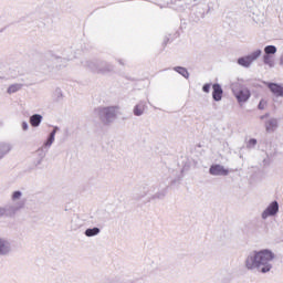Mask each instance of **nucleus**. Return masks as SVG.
<instances>
[{"instance_id":"1","label":"nucleus","mask_w":283,"mask_h":283,"mask_svg":"<svg viewBox=\"0 0 283 283\" xmlns=\"http://www.w3.org/2000/svg\"><path fill=\"white\" fill-rule=\"evenodd\" d=\"M274 260L275 253L270 249L254 250L245 258L244 266L248 271L264 275L273 270Z\"/></svg>"},{"instance_id":"2","label":"nucleus","mask_w":283,"mask_h":283,"mask_svg":"<svg viewBox=\"0 0 283 283\" xmlns=\"http://www.w3.org/2000/svg\"><path fill=\"white\" fill-rule=\"evenodd\" d=\"M72 61V50L64 51L61 55L49 51L39 62L38 69L42 74H52L55 70L67 67V62Z\"/></svg>"},{"instance_id":"3","label":"nucleus","mask_w":283,"mask_h":283,"mask_svg":"<svg viewBox=\"0 0 283 283\" xmlns=\"http://www.w3.org/2000/svg\"><path fill=\"white\" fill-rule=\"evenodd\" d=\"M165 180H169V177L161 179L157 185L150 186L149 188L144 187L143 193L135 195L134 200H143V198L148 193H153L148 198V202H154V200H165V198H167V193H169V185H167ZM154 191L156 192L154 193Z\"/></svg>"},{"instance_id":"4","label":"nucleus","mask_w":283,"mask_h":283,"mask_svg":"<svg viewBox=\"0 0 283 283\" xmlns=\"http://www.w3.org/2000/svg\"><path fill=\"white\" fill-rule=\"evenodd\" d=\"M82 65L93 74H109V72H114L112 63L101 59L85 60Z\"/></svg>"},{"instance_id":"5","label":"nucleus","mask_w":283,"mask_h":283,"mask_svg":"<svg viewBox=\"0 0 283 283\" xmlns=\"http://www.w3.org/2000/svg\"><path fill=\"white\" fill-rule=\"evenodd\" d=\"M102 125L109 127L116 120V106L97 107L94 109Z\"/></svg>"},{"instance_id":"6","label":"nucleus","mask_w":283,"mask_h":283,"mask_svg":"<svg viewBox=\"0 0 283 283\" xmlns=\"http://www.w3.org/2000/svg\"><path fill=\"white\" fill-rule=\"evenodd\" d=\"M260 56H262V50L258 49L249 55L239 57L237 63L238 65H241V67H251L253 61H258Z\"/></svg>"},{"instance_id":"7","label":"nucleus","mask_w":283,"mask_h":283,"mask_svg":"<svg viewBox=\"0 0 283 283\" xmlns=\"http://www.w3.org/2000/svg\"><path fill=\"white\" fill-rule=\"evenodd\" d=\"M23 207H25V201H18L14 205H7L2 207L3 214L6 216V218H14L18 211H21Z\"/></svg>"},{"instance_id":"8","label":"nucleus","mask_w":283,"mask_h":283,"mask_svg":"<svg viewBox=\"0 0 283 283\" xmlns=\"http://www.w3.org/2000/svg\"><path fill=\"white\" fill-rule=\"evenodd\" d=\"M233 96L237 98V103L242 105L243 103H248L249 98H251V90L248 87H241L240 90L232 88Z\"/></svg>"},{"instance_id":"9","label":"nucleus","mask_w":283,"mask_h":283,"mask_svg":"<svg viewBox=\"0 0 283 283\" xmlns=\"http://www.w3.org/2000/svg\"><path fill=\"white\" fill-rule=\"evenodd\" d=\"M280 211V203L277 201H272L266 209L262 212L261 218L266 220V218H272L273 216H277Z\"/></svg>"},{"instance_id":"10","label":"nucleus","mask_w":283,"mask_h":283,"mask_svg":"<svg viewBox=\"0 0 283 283\" xmlns=\"http://www.w3.org/2000/svg\"><path fill=\"white\" fill-rule=\"evenodd\" d=\"M270 92L275 96V98H283V84L274 82H264Z\"/></svg>"},{"instance_id":"11","label":"nucleus","mask_w":283,"mask_h":283,"mask_svg":"<svg viewBox=\"0 0 283 283\" xmlns=\"http://www.w3.org/2000/svg\"><path fill=\"white\" fill-rule=\"evenodd\" d=\"M210 176H229V169L220 164H213L209 168Z\"/></svg>"},{"instance_id":"12","label":"nucleus","mask_w":283,"mask_h":283,"mask_svg":"<svg viewBox=\"0 0 283 283\" xmlns=\"http://www.w3.org/2000/svg\"><path fill=\"white\" fill-rule=\"evenodd\" d=\"M12 253V244L7 239L0 238V258H8Z\"/></svg>"},{"instance_id":"13","label":"nucleus","mask_w":283,"mask_h":283,"mask_svg":"<svg viewBox=\"0 0 283 283\" xmlns=\"http://www.w3.org/2000/svg\"><path fill=\"white\" fill-rule=\"evenodd\" d=\"M222 96H224L222 85H220V83L212 84V101L220 103V101H222Z\"/></svg>"},{"instance_id":"14","label":"nucleus","mask_w":283,"mask_h":283,"mask_svg":"<svg viewBox=\"0 0 283 283\" xmlns=\"http://www.w3.org/2000/svg\"><path fill=\"white\" fill-rule=\"evenodd\" d=\"M60 129L61 128L59 126H54L53 127V129L49 134L46 140L42 145V147H44V149H49L50 150V147H52V145H54V140L56 138V132H60Z\"/></svg>"},{"instance_id":"15","label":"nucleus","mask_w":283,"mask_h":283,"mask_svg":"<svg viewBox=\"0 0 283 283\" xmlns=\"http://www.w3.org/2000/svg\"><path fill=\"white\" fill-rule=\"evenodd\" d=\"M205 14H206L205 8L195 7L190 14V20L193 21L195 23H198V21H200V19H205Z\"/></svg>"},{"instance_id":"16","label":"nucleus","mask_w":283,"mask_h":283,"mask_svg":"<svg viewBox=\"0 0 283 283\" xmlns=\"http://www.w3.org/2000/svg\"><path fill=\"white\" fill-rule=\"evenodd\" d=\"M147 109V103L145 101H140L133 108L134 116H143L145 111Z\"/></svg>"},{"instance_id":"17","label":"nucleus","mask_w":283,"mask_h":283,"mask_svg":"<svg viewBox=\"0 0 283 283\" xmlns=\"http://www.w3.org/2000/svg\"><path fill=\"white\" fill-rule=\"evenodd\" d=\"M85 224L83 219H80L78 216H73L71 219V231H78Z\"/></svg>"},{"instance_id":"18","label":"nucleus","mask_w":283,"mask_h":283,"mask_svg":"<svg viewBox=\"0 0 283 283\" xmlns=\"http://www.w3.org/2000/svg\"><path fill=\"white\" fill-rule=\"evenodd\" d=\"M29 123L31 127H40L41 123H43V115L41 114H33L29 118Z\"/></svg>"},{"instance_id":"19","label":"nucleus","mask_w":283,"mask_h":283,"mask_svg":"<svg viewBox=\"0 0 283 283\" xmlns=\"http://www.w3.org/2000/svg\"><path fill=\"white\" fill-rule=\"evenodd\" d=\"M265 129L269 134L275 132L277 129V120L275 118H271L265 122Z\"/></svg>"},{"instance_id":"20","label":"nucleus","mask_w":283,"mask_h":283,"mask_svg":"<svg viewBox=\"0 0 283 283\" xmlns=\"http://www.w3.org/2000/svg\"><path fill=\"white\" fill-rule=\"evenodd\" d=\"M98 233H101V228H98V227L87 228L84 231V235H86V238H94V237L98 235Z\"/></svg>"},{"instance_id":"21","label":"nucleus","mask_w":283,"mask_h":283,"mask_svg":"<svg viewBox=\"0 0 283 283\" xmlns=\"http://www.w3.org/2000/svg\"><path fill=\"white\" fill-rule=\"evenodd\" d=\"M12 150V146L10 144H0V160Z\"/></svg>"},{"instance_id":"22","label":"nucleus","mask_w":283,"mask_h":283,"mask_svg":"<svg viewBox=\"0 0 283 283\" xmlns=\"http://www.w3.org/2000/svg\"><path fill=\"white\" fill-rule=\"evenodd\" d=\"M174 72H177V74H180V76H184V78H189V71L185 66H175Z\"/></svg>"},{"instance_id":"23","label":"nucleus","mask_w":283,"mask_h":283,"mask_svg":"<svg viewBox=\"0 0 283 283\" xmlns=\"http://www.w3.org/2000/svg\"><path fill=\"white\" fill-rule=\"evenodd\" d=\"M23 88V84H11L8 88H7V94H17V92H20V90Z\"/></svg>"},{"instance_id":"24","label":"nucleus","mask_w":283,"mask_h":283,"mask_svg":"<svg viewBox=\"0 0 283 283\" xmlns=\"http://www.w3.org/2000/svg\"><path fill=\"white\" fill-rule=\"evenodd\" d=\"M277 53V48L275 45H266L264 48V55L265 56H271L273 54Z\"/></svg>"},{"instance_id":"25","label":"nucleus","mask_w":283,"mask_h":283,"mask_svg":"<svg viewBox=\"0 0 283 283\" xmlns=\"http://www.w3.org/2000/svg\"><path fill=\"white\" fill-rule=\"evenodd\" d=\"M263 63L264 65H269V67H275V62L271 55H263Z\"/></svg>"},{"instance_id":"26","label":"nucleus","mask_w":283,"mask_h":283,"mask_svg":"<svg viewBox=\"0 0 283 283\" xmlns=\"http://www.w3.org/2000/svg\"><path fill=\"white\" fill-rule=\"evenodd\" d=\"M48 151H50L49 149L44 148V146L40 147L35 154L38 156V158H45V156H48Z\"/></svg>"},{"instance_id":"27","label":"nucleus","mask_w":283,"mask_h":283,"mask_svg":"<svg viewBox=\"0 0 283 283\" xmlns=\"http://www.w3.org/2000/svg\"><path fill=\"white\" fill-rule=\"evenodd\" d=\"M22 196H23V192H21V190L13 191L11 195L12 202H17V200H21Z\"/></svg>"},{"instance_id":"28","label":"nucleus","mask_w":283,"mask_h":283,"mask_svg":"<svg viewBox=\"0 0 283 283\" xmlns=\"http://www.w3.org/2000/svg\"><path fill=\"white\" fill-rule=\"evenodd\" d=\"M255 145H258V139L255 138H251L248 144H247V148L248 149H254L255 148Z\"/></svg>"},{"instance_id":"29","label":"nucleus","mask_w":283,"mask_h":283,"mask_svg":"<svg viewBox=\"0 0 283 283\" xmlns=\"http://www.w3.org/2000/svg\"><path fill=\"white\" fill-rule=\"evenodd\" d=\"M202 92H205V94H209V92H211V83L203 84Z\"/></svg>"},{"instance_id":"30","label":"nucleus","mask_w":283,"mask_h":283,"mask_svg":"<svg viewBox=\"0 0 283 283\" xmlns=\"http://www.w3.org/2000/svg\"><path fill=\"white\" fill-rule=\"evenodd\" d=\"M54 94L56 96V101H61V98H63V91H61V88H56Z\"/></svg>"},{"instance_id":"31","label":"nucleus","mask_w":283,"mask_h":283,"mask_svg":"<svg viewBox=\"0 0 283 283\" xmlns=\"http://www.w3.org/2000/svg\"><path fill=\"white\" fill-rule=\"evenodd\" d=\"M264 107H266V101L261 99L259 105H258V109H264Z\"/></svg>"},{"instance_id":"32","label":"nucleus","mask_w":283,"mask_h":283,"mask_svg":"<svg viewBox=\"0 0 283 283\" xmlns=\"http://www.w3.org/2000/svg\"><path fill=\"white\" fill-rule=\"evenodd\" d=\"M43 159H44V158L38 157V158L34 160V167H39V165H41V164L43 163Z\"/></svg>"},{"instance_id":"33","label":"nucleus","mask_w":283,"mask_h":283,"mask_svg":"<svg viewBox=\"0 0 283 283\" xmlns=\"http://www.w3.org/2000/svg\"><path fill=\"white\" fill-rule=\"evenodd\" d=\"M22 129L23 132H28V129H30V125H28V122H22Z\"/></svg>"},{"instance_id":"34","label":"nucleus","mask_w":283,"mask_h":283,"mask_svg":"<svg viewBox=\"0 0 283 283\" xmlns=\"http://www.w3.org/2000/svg\"><path fill=\"white\" fill-rule=\"evenodd\" d=\"M177 182H180V179H172L170 181V186L174 187V185H176Z\"/></svg>"},{"instance_id":"35","label":"nucleus","mask_w":283,"mask_h":283,"mask_svg":"<svg viewBox=\"0 0 283 283\" xmlns=\"http://www.w3.org/2000/svg\"><path fill=\"white\" fill-rule=\"evenodd\" d=\"M104 283H118L116 280H106Z\"/></svg>"},{"instance_id":"36","label":"nucleus","mask_w":283,"mask_h":283,"mask_svg":"<svg viewBox=\"0 0 283 283\" xmlns=\"http://www.w3.org/2000/svg\"><path fill=\"white\" fill-rule=\"evenodd\" d=\"M3 208L2 207H0V218H3Z\"/></svg>"},{"instance_id":"37","label":"nucleus","mask_w":283,"mask_h":283,"mask_svg":"<svg viewBox=\"0 0 283 283\" xmlns=\"http://www.w3.org/2000/svg\"><path fill=\"white\" fill-rule=\"evenodd\" d=\"M167 43H169V38H165L164 40V45H167Z\"/></svg>"},{"instance_id":"38","label":"nucleus","mask_w":283,"mask_h":283,"mask_svg":"<svg viewBox=\"0 0 283 283\" xmlns=\"http://www.w3.org/2000/svg\"><path fill=\"white\" fill-rule=\"evenodd\" d=\"M119 65H125V63L123 62V60H118Z\"/></svg>"},{"instance_id":"39","label":"nucleus","mask_w":283,"mask_h":283,"mask_svg":"<svg viewBox=\"0 0 283 283\" xmlns=\"http://www.w3.org/2000/svg\"><path fill=\"white\" fill-rule=\"evenodd\" d=\"M269 116V114H265L263 116H261L262 119L266 118Z\"/></svg>"}]
</instances>
